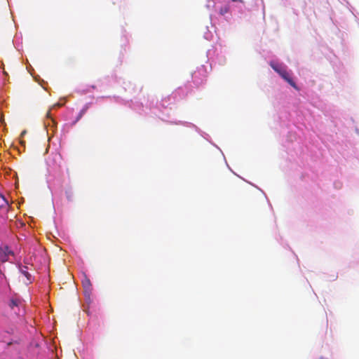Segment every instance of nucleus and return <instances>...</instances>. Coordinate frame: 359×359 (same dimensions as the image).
<instances>
[{
    "label": "nucleus",
    "instance_id": "f257e3e1",
    "mask_svg": "<svg viewBox=\"0 0 359 359\" xmlns=\"http://www.w3.org/2000/svg\"><path fill=\"white\" fill-rule=\"evenodd\" d=\"M271 66L291 86H292L295 89H298L296 83H294V81L290 77L289 73L287 72V70L283 67H282L280 65H275V64H271Z\"/></svg>",
    "mask_w": 359,
    "mask_h": 359
},
{
    "label": "nucleus",
    "instance_id": "f03ea898",
    "mask_svg": "<svg viewBox=\"0 0 359 359\" xmlns=\"http://www.w3.org/2000/svg\"><path fill=\"white\" fill-rule=\"evenodd\" d=\"M62 156L58 153L52 154L47 160V165L50 168L57 170L61 167Z\"/></svg>",
    "mask_w": 359,
    "mask_h": 359
},
{
    "label": "nucleus",
    "instance_id": "7ed1b4c3",
    "mask_svg": "<svg viewBox=\"0 0 359 359\" xmlns=\"http://www.w3.org/2000/svg\"><path fill=\"white\" fill-rule=\"evenodd\" d=\"M82 285L85 290H90L91 287V283L89 278L85 277V278L82 281Z\"/></svg>",
    "mask_w": 359,
    "mask_h": 359
},
{
    "label": "nucleus",
    "instance_id": "20e7f679",
    "mask_svg": "<svg viewBox=\"0 0 359 359\" xmlns=\"http://www.w3.org/2000/svg\"><path fill=\"white\" fill-rule=\"evenodd\" d=\"M20 273L27 278V280L30 281L32 276L31 274L26 270V267H24V269H20Z\"/></svg>",
    "mask_w": 359,
    "mask_h": 359
},
{
    "label": "nucleus",
    "instance_id": "39448f33",
    "mask_svg": "<svg viewBox=\"0 0 359 359\" xmlns=\"http://www.w3.org/2000/svg\"><path fill=\"white\" fill-rule=\"evenodd\" d=\"M229 11V6H225L224 7H222L219 10V13L222 15H225L226 13H227Z\"/></svg>",
    "mask_w": 359,
    "mask_h": 359
},
{
    "label": "nucleus",
    "instance_id": "423d86ee",
    "mask_svg": "<svg viewBox=\"0 0 359 359\" xmlns=\"http://www.w3.org/2000/svg\"><path fill=\"white\" fill-rule=\"evenodd\" d=\"M87 110V107L83 108L82 110H81V111L79 112L76 121L74 123L77 122L79 119L81 118V117L83 116V114L86 113Z\"/></svg>",
    "mask_w": 359,
    "mask_h": 359
},
{
    "label": "nucleus",
    "instance_id": "0eeeda50",
    "mask_svg": "<svg viewBox=\"0 0 359 359\" xmlns=\"http://www.w3.org/2000/svg\"><path fill=\"white\" fill-rule=\"evenodd\" d=\"M19 304V301L16 299H11L9 303V306L11 309H13L15 306H18Z\"/></svg>",
    "mask_w": 359,
    "mask_h": 359
},
{
    "label": "nucleus",
    "instance_id": "6e6552de",
    "mask_svg": "<svg viewBox=\"0 0 359 359\" xmlns=\"http://www.w3.org/2000/svg\"><path fill=\"white\" fill-rule=\"evenodd\" d=\"M8 257L6 253L0 252V261L1 262H5L8 261Z\"/></svg>",
    "mask_w": 359,
    "mask_h": 359
},
{
    "label": "nucleus",
    "instance_id": "1a4fd4ad",
    "mask_svg": "<svg viewBox=\"0 0 359 359\" xmlns=\"http://www.w3.org/2000/svg\"><path fill=\"white\" fill-rule=\"evenodd\" d=\"M2 253H6L7 254V256L8 257V255H13V252H12V250H11L9 249V248L8 246H6L4 249V252H1Z\"/></svg>",
    "mask_w": 359,
    "mask_h": 359
},
{
    "label": "nucleus",
    "instance_id": "9d476101",
    "mask_svg": "<svg viewBox=\"0 0 359 359\" xmlns=\"http://www.w3.org/2000/svg\"><path fill=\"white\" fill-rule=\"evenodd\" d=\"M0 196H1V198L4 200V201L5 204H6V205H8V201L6 200L5 197H4L3 195H1Z\"/></svg>",
    "mask_w": 359,
    "mask_h": 359
},
{
    "label": "nucleus",
    "instance_id": "9b49d317",
    "mask_svg": "<svg viewBox=\"0 0 359 359\" xmlns=\"http://www.w3.org/2000/svg\"><path fill=\"white\" fill-rule=\"evenodd\" d=\"M231 1H233V2L238 1V2H241V3H243V0H231Z\"/></svg>",
    "mask_w": 359,
    "mask_h": 359
},
{
    "label": "nucleus",
    "instance_id": "f8f14e48",
    "mask_svg": "<svg viewBox=\"0 0 359 359\" xmlns=\"http://www.w3.org/2000/svg\"><path fill=\"white\" fill-rule=\"evenodd\" d=\"M25 133H26V131H23V132L22 133V135H25Z\"/></svg>",
    "mask_w": 359,
    "mask_h": 359
}]
</instances>
